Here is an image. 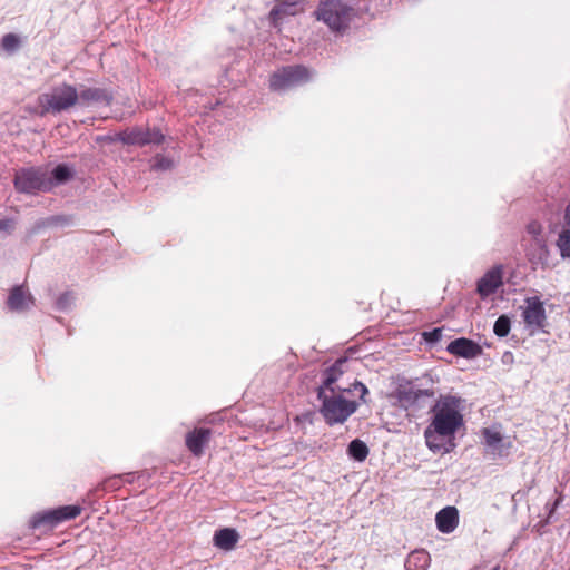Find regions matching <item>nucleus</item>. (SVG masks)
I'll return each instance as SVG.
<instances>
[{"mask_svg": "<svg viewBox=\"0 0 570 570\" xmlns=\"http://www.w3.org/2000/svg\"><path fill=\"white\" fill-rule=\"evenodd\" d=\"M305 10V4L301 0H277L271 11V18L274 23H278L286 17L296 16Z\"/></svg>", "mask_w": 570, "mask_h": 570, "instance_id": "obj_9", "label": "nucleus"}, {"mask_svg": "<svg viewBox=\"0 0 570 570\" xmlns=\"http://www.w3.org/2000/svg\"><path fill=\"white\" fill-rule=\"evenodd\" d=\"M557 246L563 258L570 257V230L562 229L559 234Z\"/></svg>", "mask_w": 570, "mask_h": 570, "instance_id": "obj_23", "label": "nucleus"}, {"mask_svg": "<svg viewBox=\"0 0 570 570\" xmlns=\"http://www.w3.org/2000/svg\"><path fill=\"white\" fill-rule=\"evenodd\" d=\"M16 188L23 193H36L50 190L53 187L52 180L41 169H22L14 178Z\"/></svg>", "mask_w": 570, "mask_h": 570, "instance_id": "obj_5", "label": "nucleus"}, {"mask_svg": "<svg viewBox=\"0 0 570 570\" xmlns=\"http://www.w3.org/2000/svg\"><path fill=\"white\" fill-rule=\"evenodd\" d=\"M239 533L233 528H223L215 531L213 535V543L216 548L230 551L239 541Z\"/></svg>", "mask_w": 570, "mask_h": 570, "instance_id": "obj_16", "label": "nucleus"}, {"mask_svg": "<svg viewBox=\"0 0 570 570\" xmlns=\"http://www.w3.org/2000/svg\"><path fill=\"white\" fill-rule=\"evenodd\" d=\"M311 78L308 69L302 66L286 67L275 72L269 80L271 88L284 90L303 83Z\"/></svg>", "mask_w": 570, "mask_h": 570, "instance_id": "obj_6", "label": "nucleus"}, {"mask_svg": "<svg viewBox=\"0 0 570 570\" xmlns=\"http://www.w3.org/2000/svg\"><path fill=\"white\" fill-rule=\"evenodd\" d=\"M345 361H337L324 375L323 385L318 387L317 396L321 401L320 413L330 425L343 424L358 407L354 393H358L362 401L368 393L367 387L355 381L346 386L341 383Z\"/></svg>", "mask_w": 570, "mask_h": 570, "instance_id": "obj_1", "label": "nucleus"}, {"mask_svg": "<svg viewBox=\"0 0 570 570\" xmlns=\"http://www.w3.org/2000/svg\"><path fill=\"white\" fill-rule=\"evenodd\" d=\"M522 316L532 333L544 326L546 311L539 297L533 296L525 298Z\"/></svg>", "mask_w": 570, "mask_h": 570, "instance_id": "obj_7", "label": "nucleus"}, {"mask_svg": "<svg viewBox=\"0 0 570 570\" xmlns=\"http://www.w3.org/2000/svg\"><path fill=\"white\" fill-rule=\"evenodd\" d=\"M210 431L207 429H198L188 433L186 436V445L189 451L199 456L203 453L204 446L208 443Z\"/></svg>", "mask_w": 570, "mask_h": 570, "instance_id": "obj_17", "label": "nucleus"}, {"mask_svg": "<svg viewBox=\"0 0 570 570\" xmlns=\"http://www.w3.org/2000/svg\"><path fill=\"white\" fill-rule=\"evenodd\" d=\"M156 166H157L158 168L164 169V168L169 167V166H170V163H169L168 160H159V161H157Z\"/></svg>", "mask_w": 570, "mask_h": 570, "instance_id": "obj_30", "label": "nucleus"}, {"mask_svg": "<svg viewBox=\"0 0 570 570\" xmlns=\"http://www.w3.org/2000/svg\"><path fill=\"white\" fill-rule=\"evenodd\" d=\"M79 102L78 105H90L92 102L104 101L109 104L110 96L102 89L98 88H86L83 86L80 87L78 91Z\"/></svg>", "mask_w": 570, "mask_h": 570, "instance_id": "obj_18", "label": "nucleus"}, {"mask_svg": "<svg viewBox=\"0 0 570 570\" xmlns=\"http://www.w3.org/2000/svg\"><path fill=\"white\" fill-rule=\"evenodd\" d=\"M527 230L530 235L533 236L535 243L543 247L544 246V239L541 238V233H542V226L541 224H539L538 222H531L528 227H527Z\"/></svg>", "mask_w": 570, "mask_h": 570, "instance_id": "obj_25", "label": "nucleus"}, {"mask_svg": "<svg viewBox=\"0 0 570 570\" xmlns=\"http://www.w3.org/2000/svg\"><path fill=\"white\" fill-rule=\"evenodd\" d=\"M163 135L159 130H149L148 139H150V144H159L163 140Z\"/></svg>", "mask_w": 570, "mask_h": 570, "instance_id": "obj_28", "label": "nucleus"}, {"mask_svg": "<svg viewBox=\"0 0 570 570\" xmlns=\"http://www.w3.org/2000/svg\"><path fill=\"white\" fill-rule=\"evenodd\" d=\"M448 352L464 358H474L482 353V348L471 340L458 338L452 341L448 347Z\"/></svg>", "mask_w": 570, "mask_h": 570, "instance_id": "obj_14", "label": "nucleus"}, {"mask_svg": "<svg viewBox=\"0 0 570 570\" xmlns=\"http://www.w3.org/2000/svg\"><path fill=\"white\" fill-rule=\"evenodd\" d=\"M12 227L11 220H0V230L9 229Z\"/></svg>", "mask_w": 570, "mask_h": 570, "instance_id": "obj_29", "label": "nucleus"}, {"mask_svg": "<svg viewBox=\"0 0 570 570\" xmlns=\"http://www.w3.org/2000/svg\"><path fill=\"white\" fill-rule=\"evenodd\" d=\"M564 220L568 226H570V204L567 206L564 212Z\"/></svg>", "mask_w": 570, "mask_h": 570, "instance_id": "obj_31", "label": "nucleus"}, {"mask_svg": "<svg viewBox=\"0 0 570 570\" xmlns=\"http://www.w3.org/2000/svg\"><path fill=\"white\" fill-rule=\"evenodd\" d=\"M493 331L500 337L507 336L510 332L509 317H507L504 315L500 316L494 323Z\"/></svg>", "mask_w": 570, "mask_h": 570, "instance_id": "obj_24", "label": "nucleus"}, {"mask_svg": "<svg viewBox=\"0 0 570 570\" xmlns=\"http://www.w3.org/2000/svg\"><path fill=\"white\" fill-rule=\"evenodd\" d=\"M20 40L13 33H8L2 38V48L9 52L14 51L19 47Z\"/></svg>", "mask_w": 570, "mask_h": 570, "instance_id": "obj_26", "label": "nucleus"}, {"mask_svg": "<svg viewBox=\"0 0 570 570\" xmlns=\"http://www.w3.org/2000/svg\"><path fill=\"white\" fill-rule=\"evenodd\" d=\"M149 130L142 128H135L131 130L124 131L119 135V139L125 144L130 145H146L150 144L148 139Z\"/></svg>", "mask_w": 570, "mask_h": 570, "instance_id": "obj_19", "label": "nucleus"}, {"mask_svg": "<svg viewBox=\"0 0 570 570\" xmlns=\"http://www.w3.org/2000/svg\"><path fill=\"white\" fill-rule=\"evenodd\" d=\"M348 454L356 461H364L368 454L366 444L361 440H353L347 449Z\"/></svg>", "mask_w": 570, "mask_h": 570, "instance_id": "obj_21", "label": "nucleus"}, {"mask_svg": "<svg viewBox=\"0 0 570 570\" xmlns=\"http://www.w3.org/2000/svg\"><path fill=\"white\" fill-rule=\"evenodd\" d=\"M78 89L66 83L39 96V105L43 112L58 114L78 105Z\"/></svg>", "mask_w": 570, "mask_h": 570, "instance_id": "obj_3", "label": "nucleus"}, {"mask_svg": "<svg viewBox=\"0 0 570 570\" xmlns=\"http://www.w3.org/2000/svg\"><path fill=\"white\" fill-rule=\"evenodd\" d=\"M72 174L73 171L69 166L59 165L52 170L51 177L49 178L52 180L55 186L57 184H63L68 181L72 177Z\"/></svg>", "mask_w": 570, "mask_h": 570, "instance_id": "obj_22", "label": "nucleus"}, {"mask_svg": "<svg viewBox=\"0 0 570 570\" xmlns=\"http://www.w3.org/2000/svg\"><path fill=\"white\" fill-rule=\"evenodd\" d=\"M433 395V390L417 389L411 384L401 385L397 390L399 401L404 407L415 405L422 397H432Z\"/></svg>", "mask_w": 570, "mask_h": 570, "instance_id": "obj_11", "label": "nucleus"}, {"mask_svg": "<svg viewBox=\"0 0 570 570\" xmlns=\"http://www.w3.org/2000/svg\"><path fill=\"white\" fill-rule=\"evenodd\" d=\"M424 338L430 343H436L442 337V328H434L430 332H424Z\"/></svg>", "mask_w": 570, "mask_h": 570, "instance_id": "obj_27", "label": "nucleus"}, {"mask_svg": "<svg viewBox=\"0 0 570 570\" xmlns=\"http://www.w3.org/2000/svg\"><path fill=\"white\" fill-rule=\"evenodd\" d=\"M351 13L352 7L348 0H322L316 17L332 30L340 31L347 26Z\"/></svg>", "mask_w": 570, "mask_h": 570, "instance_id": "obj_4", "label": "nucleus"}, {"mask_svg": "<svg viewBox=\"0 0 570 570\" xmlns=\"http://www.w3.org/2000/svg\"><path fill=\"white\" fill-rule=\"evenodd\" d=\"M464 400L453 394H441L430 410V422L424 430L425 444L433 453H449L455 446V434L464 426Z\"/></svg>", "mask_w": 570, "mask_h": 570, "instance_id": "obj_2", "label": "nucleus"}, {"mask_svg": "<svg viewBox=\"0 0 570 570\" xmlns=\"http://www.w3.org/2000/svg\"><path fill=\"white\" fill-rule=\"evenodd\" d=\"M407 570H425L430 566V556L424 550L412 552L406 560Z\"/></svg>", "mask_w": 570, "mask_h": 570, "instance_id": "obj_20", "label": "nucleus"}, {"mask_svg": "<svg viewBox=\"0 0 570 570\" xmlns=\"http://www.w3.org/2000/svg\"><path fill=\"white\" fill-rule=\"evenodd\" d=\"M81 513L79 505H65L50 511H47L35 519L33 524L49 523L55 525L66 520H71Z\"/></svg>", "mask_w": 570, "mask_h": 570, "instance_id": "obj_8", "label": "nucleus"}, {"mask_svg": "<svg viewBox=\"0 0 570 570\" xmlns=\"http://www.w3.org/2000/svg\"><path fill=\"white\" fill-rule=\"evenodd\" d=\"M8 307L13 312H24L33 306V297L22 286L14 287L8 297Z\"/></svg>", "mask_w": 570, "mask_h": 570, "instance_id": "obj_15", "label": "nucleus"}, {"mask_svg": "<svg viewBox=\"0 0 570 570\" xmlns=\"http://www.w3.org/2000/svg\"><path fill=\"white\" fill-rule=\"evenodd\" d=\"M502 266H495L488 271L478 283V292L481 296L493 294L502 284Z\"/></svg>", "mask_w": 570, "mask_h": 570, "instance_id": "obj_13", "label": "nucleus"}, {"mask_svg": "<svg viewBox=\"0 0 570 570\" xmlns=\"http://www.w3.org/2000/svg\"><path fill=\"white\" fill-rule=\"evenodd\" d=\"M436 528L441 533H452L459 525V511L449 505L441 509L435 515Z\"/></svg>", "mask_w": 570, "mask_h": 570, "instance_id": "obj_12", "label": "nucleus"}, {"mask_svg": "<svg viewBox=\"0 0 570 570\" xmlns=\"http://www.w3.org/2000/svg\"><path fill=\"white\" fill-rule=\"evenodd\" d=\"M482 434L484 436V442L488 450L493 455L501 456L505 454L508 450L511 448V442L505 441L501 432L495 428L484 429L482 431Z\"/></svg>", "mask_w": 570, "mask_h": 570, "instance_id": "obj_10", "label": "nucleus"}]
</instances>
